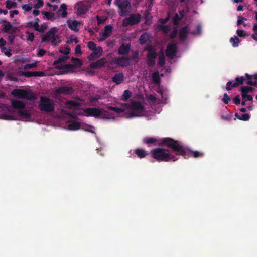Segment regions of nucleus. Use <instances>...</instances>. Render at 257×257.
<instances>
[{
	"label": "nucleus",
	"mask_w": 257,
	"mask_h": 257,
	"mask_svg": "<svg viewBox=\"0 0 257 257\" xmlns=\"http://www.w3.org/2000/svg\"><path fill=\"white\" fill-rule=\"evenodd\" d=\"M60 115L56 116L59 118L62 116L61 115L66 114L74 119L69 120L67 121L66 128L70 131H76L80 128L81 122L77 120L78 118L76 114H83L86 116H93L96 119H102L106 121H113L117 119L118 114L120 113H59Z\"/></svg>",
	"instance_id": "1"
},
{
	"label": "nucleus",
	"mask_w": 257,
	"mask_h": 257,
	"mask_svg": "<svg viewBox=\"0 0 257 257\" xmlns=\"http://www.w3.org/2000/svg\"><path fill=\"white\" fill-rule=\"evenodd\" d=\"M149 100L151 101L152 102H155L156 101L157 98L156 97L153 95H149L147 96Z\"/></svg>",
	"instance_id": "55"
},
{
	"label": "nucleus",
	"mask_w": 257,
	"mask_h": 257,
	"mask_svg": "<svg viewBox=\"0 0 257 257\" xmlns=\"http://www.w3.org/2000/svg\"><path fill=\"white\" fill-rule=\"evenodd\" d=\"M75 9L76 10L77 14L78 15L84 14L88 10L87 6L82 1L79 2L76 4Z\"/></svg>",
	"instance_id": "14"
},
{
	"label": "nucleus",
	"mask_w": 257,
	"mask_h": 257,
	"mask_svg": "<svg viewBox=\"0 0 257 257\" xmlns=\"http://www.w3.org/2000/svg\"><path fill=\"white\" fill-rule=\"evenodd\" d=\"M22 8L24 10L28 12L32 9V7L28 4H24L22 6Z\"/></svg>",
	"instance_id": "53"
},
{
	"label": "nucleus",
	"mask_w": 257,
	"mask_h": 257,
	"mask_svg": "<svg viewBox=\"0 0 257 257\" xmlns=\"http://www.w3.org/2000/svg\"><path fill=\"white\" fill-rule=\"evenodd\" d=\"M157 141V139L154 138H146L143 140L144 143L147 144H153L156 143Z\"/></svg>",
	"instance_id": "41"
},
{
	"label": "nucleus",
	"mask_w": 257,
	"mask_h": 257,
	"mask_svg": "<svg viewBox=\"0 0 257 257\" xmlns=\"http://www.w3.org/2000/svg\"><path fill=\"white\" fill-rule=\"evenodd\" d=\"M68 57L66 56H60L57 60L54 62V65H55L56 68L57 69L62 68V66H59L58 65L66 61L68 59Z\"/></svg>",
	"instance_id": "24"
},
{
	"label": "nucleus",
	"mask_w": 257,
	"mask_h": 257,
	"mask_svg": "<svg viewBox=\"0 0 257 257\" xmlns=\"http://www.w3.org/2000/svg\"><path fill=\"white\" fill-rule=\"evenodd\" d=\"M103 53V49L101 47L98 46L97 48L93 50V52L88 56V59L89 61H92L95 59L100 57Z\"/></svg>",
	"instance_id": "16"
},
{
	"label": "nucleus",
	"mask_w": 257,
	"mask_h": 257,
	"mask_svg": "<svg viewBox=\"0 0 257 257\" xmlns=\"http://www.w3.org/2000/svg\"><path fill=\"white\" fill-rule=\"evenodd\" d=\"M188 26H185L180 30L179 36L182 40H184L186 38L188 33Z\"/></svg>",
	"instance_id": "26"
},
{
	"label": "nucleus",
	"mask_w": 257,
	"mask_h": 257,
	"mask_svg": "<svg viewBox=\"0 0 257 257\" xmlns=\"http://www.w3.org/2000/svg\"><path fill=\"white\" fill-rule=\"evenodd\" d=\"M12 94L18 98L26 99L29 100H35L36 98L35 95L31 90L16 89L13 90Z\"/></svg>",
	"instance_id": "7"
},
{
	"label": "nucleus",
	"mask_w": 257,
	"mask_h": 257,
	"mask_svg": "<svg viewBox=\"0 0 257 257\" xmlns=\"http://www.w3.org/2000/svg\"><path fill=\"white\" fill-rule=\"evenodd\" d=\"M57 29L51 28L50 30L42 37V42H48L53 46L58 45L61 42L59 35L57 34Z\"/></svg>",
	"instance_id": "6"
},
{
	"label": "nucleus",
	"mask_w": 257,
	"mask_h": 257,
	"mask_svg": "<svg viewBox=\"0 0 257 257\" xmlns=\"http://www.w3.org/2000/svg\"><path fill=\"white\" fill-rule=\"evenodd\" d=\"M39 106L42 111L49 112L54 110L53 101L46 97H41Z\"/></svg>",
	"instance_id": "8"
},
{
	"label": "nucleus",
	"mask_w": 257,
	"mask_h": 257,
	"mask_svg": "<svg viewBox=\"0 0 257 257\" xmlns=\"http://www.w3.org/2000/svg\"><path fill=\"white\" fill-rule=\"evenodd\" d=\"M230 42L232 43L233 47H236L238 46L240 40L238 37L235 36L234 38L231 37L230 39Z\"/></svg>",
	"instance_id": "36"
},
{
	"label": "nucleus",
	"mask_w": 257,
	"mask_h": 257,
	"mask_svg": "<svg viewBox=\"0 0 257 257\" xmlns=\"http://www.w3.org/2000/svg\"><path fill=\"white\" fill-rule=\"evenodd\" d=\"M245 80V78L244 77H237L236 78V82L233 84L232 87H236L239 85L242 84Z\"/></svg>",
	"instance_id": "32"
},
{
	"label": "nucleus",
	"mask_w": 257,
	"mask_h": 257,
	"mask_svg": "<svg viewBox=\"0 0 257 257\" xmlns=\"http://www.w3.org/2000/svg\"><path fill=\"white\" fill-rule=\"evenodd\" d=\"M46 53V51L43 50V49H41L40 50L38 53H37V55L39 56V57H42Z\"/></svg>",
	"instance_id": "58"
},
{
	"label": "nucleus",
	"mask_w": 257,
	"mask_h": 257,
	"mask_svg": "<svg viewBox=\"0 0 257 257\" xmlns=\"http://www.w3.org/2000/svg\"><path fill=\"white\" fill-rule=\"evenodd\" d=\"M130 50V45L123 43L118 49V54L120 55H126L128 53Z\"/></svg>",
	"instance_id": "20"
},
{
	"label": "nucleus",
	"mask_w": 257,
	"mask_h": 257,
	"mask_svg": "<svg viewBox=\"0 0 257 257\" xmlns=\"http://www.w3.org/2000/svg\"><path fill=\"white\" fill-rule=\"evenodd\" d=\"M3 26V31L6 33L8 32L12 27V26L11 24V23L7 21H4Z\"/></svg>",
	"instance_id": "37"
},
{
	"label": "nucleus",
	"mask_w": 257,
	"mask_h": 257,
	"mask_svg": "<svg viewBox=\"0 0 257 257\" xmlns=\"http://www.w3.org/2000/svg\"><path fill=\"white\" fill-rule=\"evenodd\" d=\"M246 76L247 78V82L246 84L250 85L256 86L257 84V74H255L253 76L249 75L247 74H246Z\"/></svg>",
	"instance_id": "21"
},
{
	"label": "nucleus",
	"mask_w": 257,
	"mask_h": 257,
	"mask_svg": "<svg viewBox=\"0 0 257 257\" xmlns=\"http://www.w3.org/2000/svg\"><path fill=\"white\" fill-rule=\"evenodd\" d=\"M44 5L43 0H38L37 3L34 5V7L36 9H38L42 7Z\"/></svg>",
	"instance_id": "49"
},
{
	"label": "nucleus",
	"mask_w": 257,
	"mask_h": 257,
	"mask_svg": "<svg viewBox=\"0 0 257 257\" xmlns=\"http://www.w3.org/2000/svg\"><path fill=\"white\" fill-rule=\"evenodd\" d=\"M37 66V62H35L32 64H27L24 66L23 69L24 70L29 69L33 68L36 67Z\"/></svg>",
	"instance_id": "43"
},
{
	"label": "nucleus",
	"mask_w": 257,
	"mask_h": 257,
	"mask_svg": "<svg viewBox=\"0 0 257 257\" xmlns=\"http://www.w3.org/2000/svg\"><path fill=\"white\" fill-rule=\"evenodd\" d=\"M169 149L156 148L151 151L152 157L158 162L175 161L178 160L177 156L179 155L175 151Z\"/></svg>",
	"instance_id": "3"
},
{
	"label": "nucleus",
	"mask_w": 257,
	"mask_h": 257,
	"mask_svg": "<svg viewBox=\"0 0 257 257\" xmlns=\"http://www.w3.org/2000/svg\"><path fill=\"white\" fill-rule=\"evenodd\" d=\"M84 112H100L98 109L96 108L94 109H89L88 110H86Z\"/></svg>",
	"instance_id": "63"
},
{
	"label": "nucleus",
	"mask_w": 257,
	"mask_h": 257,
	"mask_svg": "<svg viewBox=\"0 0 257 257\" xmlns=\"http://www.w3.org/2000/svg\"><path fill=\"white\" fill-rule=\"evenodd\" d=\"M84 103V100L78 99L73 101H68L66 102V107L68 108L77 110Z\"/></svg>",
	"instance_id": "11"
},
{
	"label": "nucleus",
	"mask_w": 257,
	"mask_h": 257,
	"mask_svg": "<svg viewBox=\"0 0 257 257\" xmlns=\"http://www.w3.org/2000/svg\"><path fill=\"white\" fill-rule=\"evenodd\" d=\"M17 5V3L14 1H7L6 2V7L9 9H10L12 8H15Z\"/></svg>",
	"instance_id": "42"
},
{
	"label": "nucleus",
	"mask_w": 257,
	"mask_h": 257,
	"mask_svg": "<svg viewBox=\"0 0 257 257\" xmlns=\"http://www.w3.org/2000/svg\"><path fill=\"white\" fill-rule=\"evenodd\" d=\"M131 59V58L127 57H122L114 59V63L122 67H126L130 65Z\"/></svg>",
	"instance_id": "15"
},
{
	"label": "nucleus",
	"mask_w": 257,
	"mask_h": 257,
	"mask_svg": "<svg viewBox=\"0 0 257 257\" xmlns=\"http://www.w3.org/2000/svg\"><path fill=\"white\" fill-rule=\"evenodd\" d=\"M12 106L16 109H23L25 107V104L19 100H12L11 101Z\"/></svg>",
	"instance_id": "22"
},
{
	"label": "nucleus",
	"mask_w": 257,
	"mask_h": 257,
	"mask_svg": "<svg viewBox=\"0 0 257 257\" xmlns=\"http://www.w3.org/2000/svg\"><path fill=\"white\" fill-rule=\"evenodd\" d=\"M156 53L152 50H150L147 55L148 59H155L156 57Z\"/></svg>",
	"instance_id": "46"
},
{
	"label": "nucleus",
	"mask_w": 257,
	"mask_h": 257,
	"mask_svg": "<svg viewBox=\"0 0 257 257\" xmlns=\"http://www.w3.org/2000/svg\"><path fill=\"white\" fill-rule=\"evenodd\" d=\"M74 90L71 87L63 86L58 88L56 90L57 94L70 95L73 93Z\"/></svg>",
	"instance_id": "17"
},
{
	"label": "nucleus",
	"mask_w": 257,
	"mask_h": 257,
	"mask_svg": "<svg viewBox=\"0 0 257 257\" xmlns=\"http://www.w3.org/2000/svg\"><path fill=\"white\" fill-rule=\"evenodd\" d=\"M235 117L234 120L236 119V118H237L240 120L246 121L249 119L250 115L248 113H235Z\"/></svg>",
	"instance_id": "27"
},
{
	"label": "nucleus",
	"mask_w": 257,
	"mask_h": 257,
	"mask_svg": "<svg viewBox=\"0 0 257 257\" xmlns=\"http://www.w3.org/2000/svg\"><path fill=\"white\" fill-rule=\"evenodd\" d=\"M233 102L236 104H239L240 103V97L239 96L237 95L235 96L233 100Z\"/></svg>",
	"instance_id": "59"
},
{
	"label": "nucleus",
	"mask_w": 257,
	"mask_h": 257,
	"mask_svg": "<svg viewBox=\"0 0 257 257\" xmlns=\"http://www.w3.org/2000/svg\"><path fill=\"white\" fill-rule=\"evenodd\" d=\"M87 46L88 48L91 51H93L97 48L96 44L93 41L88 42Z\"/></svg>",
	"instance_id": "44"
},
{
	"label": "nucleus",
	"mask_w": 257,
	"mask_h": 257,
	"mask_svg": "<svg viewBox=\"0 0 257 257\" xmlns=\"http://www.w3.org/2000/svg\"><path fill=\"white\" fill-rule=\"evenodd\" d=\"M159 145L166 146L173 151H175L177 154L183 156L185 159L189 157V154L195 158L203 157L204 155L203 153L198 151L191 150L190 149L184 146L180 141L175 140L170 137L162 138L160 140Z\"/></svg>",
	"instance_id": "2"
},
{
	"label": "nucleus",
	"mask_w": 257,
	"mask_h": 257,
	"mask_svg": "<svg viewBox=\"0 0 257 257\" xmlns=\"http://www.w3.org/2000/svg\"><path fill=\"white\" fill-rule=\"evenodd\" d=\"M150 36L148 34L143 33L139 39L140 44H144L146 43L149 39Z\"/></svg>",
	"instance_id": "31"
},
{
	"label": "nucleus",
	"mask_w": 257,
	"mask_h": 257,
	"mask_svg": "<svg viewBox=\"0 0 257 257\" xmlns=\"http://www.w3.org/2000/svg\"><path fill=\"white\" fill-rule=\"evenodd\" d=\"M107 63L106 59L102 58L99 60L90 64V66L93 69H98Z\"/></svg>",
	"instance_id": "18"
},
{
	"label": "nucleus",
	"mask_w": 257,
	"mask_h": 257,
	"mask_svg": "<svg viewBox=\"0 0 257 257\" xmlns=\"http://www.w3.org/2000/svg\"><path fill=\"white\" fill-rule=\"evenodd\" d=\"M15 36L13 35H10L8 37V39L10 42L11 44H13Z\"/></svg>",
	"instance_id": "64"
},
{
	"label": "nucleus",
	"mask_w": 257,
	"mask_h": 257,
	"mask_svg": "<svg viewBox=\"0 0 257 257\" xmlns=\"http://www.w3.org/2000/svg\"><path fill=\"white\" fill-rule=\"evenodd\" d=\"M112 32V27L111 25H106L104 28V31L102 33H100V37L98 38V41H104L110 36Z\"/></svg>",
	"instance_id": "13"
},
{
	"label": "nucleus",
	"mask_w": 257,
	"mask_h": 257,
	"mask_svg": "<svg viewBox=\"0 0 257 257\" xmlns=\"http://www.w3.org/2000/svg\"><path fill=\"white\" fill-rule=\"evenodd\" d=\"M42 14H44L48 20H51L53 17V14L51 13L43 12H42Z\"/></svg>",
	"instance_id": "50"
},
{
	"label": "nucleus",
	"mask_w": 257,
	"mask_h": 257,
	"mask_svg": "<svg viewBox=\"0 0 257 257\" xmlns=\"http://www.w3.org/2000/svg\"><path fill=\"white\" fill-rule=\"evenodd\" d=\"M183 11L180 12L181 17H179V16L177 14H175V16L173 18V22L175 25L178 24L179 21L183 17Z\"/></svg>",
	"instance_id": "40"
},
{
	"label": "nucleus",
	"mask_w": 257,
	"mask_h": 257,
	"mask_svg": "<svg viewBox=\"0 0 257 257\" xmlns=\"http://www.w3.org/2000/svg\"><path fill=\"white\" fill-rule=\"evenodd\" d=\"M1 48V51L4 53L6 56L8 57H10L12 55V53L11 52L10 50H8L7 49L4 47L2 46Z\"/></svg>",
	"instance_id": "45"
},
{
	"label": "nucleus",
	"mask_w": 257,
	"mask_h": 257,
	"mask_svg": "<svg viewBox=\"0 0 257 257\" xmlns=\"http://www.w3.org/2000/svg\"><path fill=\"white\" fill-rule=\"evenodd\" d=\"M123 115L122 116H123L126 118H131L136 117H140L142 116L144 113H122Z\"/></svg>",
	"instance_id": "33"
},
{
	"label": "nucleus",
	"mask_w": 257,
	"mask_h": 257,
	"mask_svg": "<svg viewBox=\"0 0 257 257\" xmlns=\"http://www.w3.org/2000/svg\"><path fill=\"white\" fill-rule=\"evenodd\" d=\"M115 3L120 10V15L125 16L131 8L130 2L128 0H115Z\"/></svg>",
	"instance_id": "9"
},
{
	"label": "nucleus",
	"mask_w": 257,
	"mask_h": 257,
	"mask_svg": "<svg viewBox=\"0 0 257 257\" xmlns=\"http://www.w3.org/2000/svg\"><path fill=\"white\" fill-rule=\"evenodd\" d=\"M152 79L153 82L156 84H159L160 82V78L159 77V73L157 72H154L152 75Z\"/></svg>",
	"instance_id": "38"
},
{
	"label": "nucleus",
	"mask_w": 257,
	"mask_h": 257,
	"mask_svg": "<svg viewBox=\"0 0 257 257\" xmlns=\"http://www.w3.org/2000/svg\"><path fill=\"white\" fill-rule=\"evenodd\" d=\"M148 64L150 66H153L155 63V59H148Z\"/></svg>",
	"instance_id": "60"
},
{
	"label": "nucleus",
	"mask_w": 257,
	"mask_h": 257,
	"mask_svg": "<svg viewBox=\"0 0 257 257\" xmlns=\"http://www.w3.org/2000/svg\"><path fill=\"white\" fill-rule=\"evenodd\" d=\"M75 53L78 54H82V52H81V46L80 45H78L76 46V48H75Z\"/></svg>",
	"instance_id": "57"
},
{
	"label": "nucleus",
	"mask_w": 257,
	"mask_h": 257,
	"mask_svg": "<svg viewBox=\"0 0 257 257\" xmlns=\"http://www.w3.org/2000/svg\"><path fill=\"white\" fill-rule=\"evenodd\" d=\"M165 63V56L163 53H161L159 55L158 64L160 66H163Z\"/></svg>",
	"instance_id": "39"
},
{
	"label": "nucleus",
	"mask_w": 257,
	"mask_h": 257,
	"mask_svg": "<svg viewBox=\"0 0 257 257\" xmlns=\"http://www.w3.org/2000/svg\"><path fill=\"white\" fill-rule=\"evenodd\" d=\"M19 13L18 11L17 10H14L10 11V17L13 18L14 16V15L18 14Z\"/></svg>",
	"instance_id": "62"
},
{
	"label": "nucleus",
	"mask_w": 257,
	"mask_h": 257,
	"mask_svg": "<svg viewBox=\"0 0 257 257\" xmlns=\"http://www.w3.org/2000/svg\"><path fill=\"white\" fill-rule=\"evenodd\" d=\"M135 153L140 158H145L148 153L147 152L143 149H137L135 150Z\"/></svg>",
	"instance_id": "28"
},
{
	"label": "nucleus",
	"mask_w": 257,
	"mask_h": 257,
	"mask_svg": "<svg viewBox=\"0 0 257 257\" xmlns=\"http://www.w3.org/2000/svg\"><path fill=\"white\" fill-rule=\"evenodd\" d=\"M222 101L225 104H227L228 102V101H230V98L226 93H225L224 94V97L222 99Z\"/></svg>",
	"instance_id": "54"
},
{
	"label": "nucleus",
	"mask_w": 257,
	"mask_h": 257,
	"mask_svg": "<svg viewBox=\"0 0 257 257\" xmlns=\"http://www.w3.org/2000/svg\"><path fill=\"white\" fill-rule=\"evenodd\" d=\"M141 17L139 14H132L130 15L129 17L125 19L123 21V25L125 26L128 25H135L140 21Z\"/></svg>",
	"instance_id": "10"
},
{
	"label": "nucleus",
	"mask_w": 257,
	"mask_h": 257,
	"mask_svg": "<svg viewBox=\"0 0 257 257\" xmlns=\"http://www.w3.org/2000/svg\"><path fill=\"white\" fill-rule=\"evenodd\" d=\"M240 89L241 91V96L243 99L245 98V95H246L248 93L251 92L253 90L252 87L248 86H242Z\"/></svg>",
	"instance_id": "29"
},
{
	"label": "nucleus",
	"mask_w": 257,
	"mask_h": 257,
	"mask_svg": "<svg viewBox=\"0 0 257 257\" xmlns=\"http://www.w3.org/2000/svg\"><path fill=\"white\" fill-rule=\"evenodd\" d=\"M22 74L27 77L32 76H43V72L41 71L38 72H31L26 71L22 73Z\"/></svg>",
	"instance_id": "23"
},
{
	"label": "nucleus",
	"mask_w": 257,
	"mask_h": 257,
	"mask_svg": "<svg viewBox=\"0 0 257 257\" xmlns=\"http://www.w3.org/2000/svg\"><path fill=\"white\" fill-rule=\"evenodd\" d=\"M67 24L68 27L72 30H74L75 32H78L79 31V29L78 28V26L81 24V22L77 21L76 20L71 21L68 20Z\"/></svg>",
	"instance_id": "19"
},
{
	"label": "nucleus",
	"mask_w": 257,
	"mask_h": 257,
	"mask_svg": "<svg viewBox=\"0 0 257 257\" xmlns=\"http://www.w3.org/2000/svg\"><path fill=\"white\" fill-rule=\"evenodd\" d=\"M36 114L37 113H0V119L41 123L42 120L39 119Z\"/></svg>",
	"instance_id": "4"
},
{
	"label": "nucleus",
	"mask_w": 257,
	"mask_h": 257,
	"mask_svg": "<svg viewBox=\"0 0 257 257\" xmlns=\"http://www.w3.org/2000/svg\"><path fill=\"white\" fill-rule=\"evenodd\" d=\"M70 49L69 47H66L64 49H60L59 52L62 54L65 55L68 54L70 53Z\"/></svg>",
	"instance_id": "51"
},
{
	"label": "nucleus",
	"mask_w": 257,
	"mask_h": 257,
	"mask_svg": "<svg viewBox=\"0 0 257 257\" xmlns=\"http://www.w3.org/2000/svg\"><path fill=\"white\" fill-rule=\"evenodd\" d=\"M34 28L35 30L41 33H43L47 29V25L45 23H43L41 26H39V24L36 23L35 25Z\"/></svg>",
	"instance_id": "30"
},
{
	"label": "nucleus",
	"mask_w": 257,
	"mask_h": 257,
	"mask_svg": "<svg viewBox=\"0 0 257 257\" xmlns=\"http://www.w3.org/2000/svg\"><path fill=\"white\" fill-rule=\"evenodd\" d=\"M67 8V5L65 4H62L61 5L60 8L59 10V11L61 12V11H62V13L61 16H62V17H63V18H65L67 17V12L66 11Z\"/></svg>",
	"instance_id": "34"
},
{
	"label": "nucleus",
	"mask_w": 257,
	"mask_h": 257,
	"mask_svg": "<svg viewBox=\"0 0 257 257\" xmlns=\"http://www.w3.org/2000/svg\"><path fill=\"white\" fill-rule=\"evenodd\" d=\"M144 109L142 104L139 101L131 99L128 102L121 104V107H111V110L116 112H123L125 110L141 111Z\"/></svg>",
	"instance_id": "5"
},
{
	"label": "nucleus",
	"mask_w": 257,
	"mask_h": 257,
	"mask_svg": "<svg viewBox=\"0 0 257 257\" xmlns=\"http://www.w3.org/2000/svg\"><path fill=\"white\" fill-rule=\"evenodd\" d=\"M231 113H223L221 115V118L224 120H230L232 118L233 116L230 115Z\"/></svg>",
	"instance_id": "47"
},
{
	"label": "nucleus",
	"mask_w": 257,
	"mask_h": 257,
	"mask_svg": "<svg viewBox=\"0 0 257 257\" xmlns=\"http://www.w3.org/2000/svg\"><path fill=\"white\" fill-rule=\"evenodd\" d=\"M28 35L27 37V40L31 42H32L34 39V35L33 33L27 32Z\"/></svg>",
	"instance_id": "52"
},
{
	"label": "nucleus",
	"mask_w": 257,
	"mask_h": 257,
	"mask_svg": "<svg viewBox=\"0 0 257 257\" xmlns=\"http://www.w3.org/2000/svg\"><path fill=\"white\" fill-rule=\"evenodd\" d=\"M132 96V92L127 90H126L124 91L123 95L121 97V100L122 101H126L128 100Z\"/></svg>",
	"instance_id": "35"
},
{
	"label": "nucleus",
	"mask_w": 257,
	"mask_h": 257,
	"mask_svg": "<svg viewBox=\"0 0 257 257\" xmlns=\"http://www.w3.org/2000/svg\"><path fill=\"white\" fill-rule=\"evenodd\" d=\"M237 33L240 37H244L245 36V33L242 30H237Z\"/></svg>",
	"instance_id": "61"
},
{
	"label": "nucleus",
	"mask_w": 257,
	"mask_h": 257,
	"mask_svg": "<svg viewBox=\"0 0 257 257\" xmlns=\"http://www.w3.org/2000/svg\"><path fill=\"white\" fill-rule=\"evenodd\" d=\"M100 99V96L99 95H97L95 96H91L89 98V100L91 103H93L97 102Z\"/></svg>",
	"instance_id": "48"
},
{
	"label": "nucleus",
	"mask_w": 257,
	"mask_h": 257,
	"mask_svg": "<svg viewBox=\"0 0 257 257\" xmlns=\"http://www.w3.org/2000/svg\"><path fill=\"white\" fill-rule=\"evenodd\" d=\"M177 47L175 44L173 43H169L167 46L166 56L170 58L173 59L176 54Z\"/></svg>",
	"instance_id": "12"
},
{
	"label": "nucleus",
	"mask_w": 257,
	"mask_h": 257,
	"mask_svg": "<svg viewBox=\"0 0 257 257\" xmlns=\"http://www.w3.org/2000/svg\"><path fill=\"white\" fill-rule=\"evenodd\" d=\"M72 61L74 63L75 66H78L81 65V62L78 59L72 58Z\"/></svg>",
	"instance_id": "56"
},
{
	"label": "nucleus",
	"mask_w": 257,
	"mask_h": 257,
	"mask_svg": "<svg viewBox=\"0 0 257 257\" xmlns=\"http://www.w3.org/2000/svg\"><path fill=\"white\" fill-rule=\"evenodd\" d=\"M124 79V75L122 73H120L115 75L113 78L112 80L117 84H119L122 83Z\"/></svg>",
	"instance_id": "25"
}]
</instances>
